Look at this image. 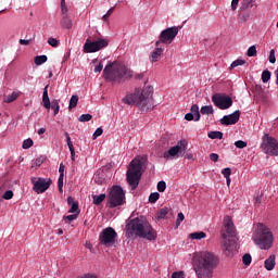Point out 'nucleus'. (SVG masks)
Listing matches in <instances>:
<instances>
[{"label":"nucleus","mask_w":278,"mask_h":278,"mask_svg":"<svg viewBox=\"0 0 278 278\" xmlns=\"http://www.w3.org/2000/svg\"><path fill=\"white\" fill-rule=\"evenodd\" d=\"M134 236L153 241L156 240L157 232H155L151 224H149L144 217H136L126 224V238H134Z\"/></svg>","instance_id":"1"},{"label":"nucleus","mask_w":278,"mask_h":278,"mask_svg":"<svg viewBox=\"0 0 278 278\" xmlns=\"http://www.w3.org/2000/svg\"><path fill=\"white\" fill-rule=\"evenodd\" d=\"M224 227L225 229L222 230L220 236L223 238V252L227 257H233L236 253H238V232L236 231V226L233 225V220L230 216H226L224 218Z\"/></svg>","instance_id":"2"},{"label":"nucleus","mask_w":278,"mask_h":278,"mask_svg":"<svg viewBox=\"0 0 278 278\" xmlns=\"http://www.w3.org/2000/svg\"><path fill=\"white\" fill-rule=\"evenodd\" d=\"M217 266L218 256L212 252H202L195 258L193 270L198 278H212Z\"/></svg>","instance_id":"3"},{"label":"nucleus","mask_w":278,"mask_h":278,"mask_svg":"<svg viewBox=\"0 0 278 278\" xmlns=\"http://www.w3.org/2000/svg\"><path fill=\"white\" fill-rule=\"evenodd\" d=\"M131 77H134V71L118 61H109L103 70V78L111 84H121V81H127Z\"/></svg>","instance_id":"4"},{"label":"nucleus","mask_w":278,"mask_h":278,"mask_svg":"<svg viewBox=\"0 0 278 278\" xmlns=\"http://www.w3.org/2000/svg\"><path fill=\"white\" fill-rule=\"evenodd\" d=\"M144 162H147V156H138L130 162L126 173V180L130 186V190H136L140 186L142 173H144V169H142Z\"/></svg>","instance_id":"5"},{"label":"nucleus","mask_w":278,"mask_h":278,"mask_svg":"<svg viewBox=\"0 0 278 278\" xmlns=\"http://www.w3.org/2000/svg\"><path fill=\"white\" fill-rule=\"evenodd\" d=\"M123 101L127 105H137V108L144 110L153 101V86H148L143 90L136 89L134 93L126 96Z\"/></svg>","instance_id":"6"},{"label":"nucleus","mask_w":278,"mask_h":278,"mask_svg":"<svg viewBox=\"0 0 278 278\" xmlns=\"http://www.w3.org/2000/svg\"><path fill=\"white\" fill-rule=\"evenodd\" d=\"M255 244L260 247V249L267 251L273 247L274 237L273 231L264 224H257L256 233L253 238Z\"/></svg>","instance_id":"7"},{"label":"nucleus","mask_w":278,"mask_h":278,"mask_svg":"<svg viewBox=\"0 0 278 278\" xmlns=\"http://www.w3.org/2000/svg\"><path fill=\"white\" fill-rule=\"evenodd\" d=\"M106 203L111 210L125 205V190H123V187L113 186L106 197Z\"/></svg>","instance_id":"8"},{"label":"nucleus","mask_w":278,"mask_h":278,"mask_svg":"<svg viewBox=\"0 0 278 278\" xmlns=\"http://www.w3.org/2000/svg\"><path fill=\"white\" fill-rule=\"evenodd\" d=\"M118 233L112 227L104 228L99 236V242L102 247H116V239Z\"/></svg>","instance_id":"9"},{"label":"nucleus","mask_w":278,"mask_h":278,"mask_svg":"<svg viewBox=\"0 0 278 278\" xmlns=\"http://www.w3.org/2000/svg\"><path fill=\"white\" fill-rule=\"evenodd\" d=\"M263 142L261 143V148L263 149V153L266 155H278V141L275 137L265 134L262 138Z\"/></svg>","instance_id":"10"},{"label":"nucleus","mask_w":278,"mask_h":278,"mask_svg":"<svg viewBox=\"0 0 278 278\" xmlns=\"http://www.w3.org/2000/svg\"><path fill=\"white\" fill-rule=\"evenodd\" d=\"M180 28L181 27L174 26L162 30L159 40L155 41V47H160L161 42L162 45H173V40L177 38Z\"/></svg>","instance_id":"11"},{"label":"nucleus","mask_w":278,"mask_h":278,"mask_svg":"<svg viewBox=\"0 0 278 278\" xmlns=\"http://www.w3.org/2000/svg\"><path fill=\"white\" fill-rule=\"evenodd\" d=\"M188 151V141L186 139L178 141L177 146L172 147L165 151L163 157L168 160L169 157H184Z\"/></svg>","instance_id":"12"},{"label":"nucleus","mask_w":278,"mask_h":278,"mask_svg":"<svg viewBox=\"0 0 278 278\" xmlns=\"http://www.w3.org/2000/svg\"><path fill=\"white\" fill-rule=\"evenodd\" d=\"M110 45V41L108 39L98 38L97 40H90L87 39L83 51L84 53H97V51H101V49H105Z\"/></svg>","instance_id":"13"},{"label":"nucleus","mask_w":278,"mask_h":278,"mask_svg":"<svg viewBox=\"0 0 278 278\" xmlns=\"http://www.w3.org/2000/svg\"><path fill=\"white\" fill-rule=\"evenodd\" d=\"M212 102L218 110H229L233 105V99L227 93H215L212 96Z\"/></svg>","instance_id":"14"},{"label":"nucleus","mask_w":278,"mask_h":278,"mask_svg":"<svg viewBox=\"0 0 278 278\" xmlns=\"http://www.w3.org/2000/svg\"><path fill=\"white\" fill-rule=\"evenodd\" d=\"M30 181L33 184V190L37 194H42L43 192H47L49 188H51V184H53V180L49 178H42V177H31Z\"/></svg>","instance_id":"15"},{"label":"nucleus","mask_w":278,"mask_h":278,"mask_svg":"<svg viewBox=\"0 0 278 278\" xmlns=\"http://www.w3.org/2000/svg\"><path fill=\"white\" fill-rule=\"evenodd\" d=\"M240 121V110L235 111L229 115H225L222 119H219L220 125H236Z\"/></svg>","instance_id":"16"},{"label":"nucleus","mask_w":278,"mask_h":278,"mask_svg":"<svg viewBox=\"0 0 278 278\" xmlns=\"http://www.w3.org/2000/svg\"><path fill=\"white\" fill-rule=\"evenodd\" d=\"M185 121H201V112H199V104H192L190 113L185 115Z\"/></svg>","instance_id":"17"},{"label":"nucleus","mask_w":278,"mask_h":278,"mask_svg":"<svg viewBox=\"0 0 278 278\" xmlns=\"http://www.w3.org/2000/svg\"><path fill=\"white\" fill-rule=\"evenodd\" d=\"M67 205H71V208L68 211L70 214H78L79 215V203L75 202V199L73 197L67 198Z\"/></svg>","instance_id":"18"},{"label":"nucleus","mask_w":278,"mask_h":278,"mask_svg":"<svg viewBox=\"0 0 278 278\" xmlns=\"http://www.w3.org/2000/svg\"><path fill=\"white\" fill-rule=\"evenodd\" d=\"M162 53H164V49L160 48V46H156L155 50L150 55V62H152V64L155 62H160Z\"/></svg>","instance_id":"19"},{"label":"nucleus","mask_w":278,"mask_h":278,"mask_svg":"<svg viewBox=\"0 0 278 278\" xmlns=\"http://www.w3.org/2000/svg\"><path fill=\"white\" fill-rule=\"evenodd\" d=\"M60 25L63 29H73V20L68 15H63Z\"/></svg>","instance_id":"20"},{"label":"nucleus","mask_w":278,"mask_h":278,"mask_svg":"<svg viewBox=\"0 0 278 278\" xmlns=\"http://www.w3.org/2000/svg\"><path fill=\"white\" fill-rule=\"evenodd\" d=\"M266 270H273L275 268V254H271L267 260H265Z\"/></svg>","instance_id":"21"},{"label":"nucleus","mask_w":278,"mask_h":278,"mask_svg":"<svg viewBox=\"0 0 278 278\" xmlns=\"http://www.w3.org/2000/svg\"><path fill=\"white\" fill-rule=\"evenodd\" d=\"M106 199L105 193H101L99 195H92L93 205H101Z\"/></svg>","instance_id":"22"},{"label":"nucleus","mask_w":278,"mask_h":278,"mask_svg":"<svg viewBox=\"0 0 278 278\" xmlns=\"http://www.w3.org/2000/svg\"><path fill=\"white\" fill-rule=\"evenodd\" d=\"M168 212H169V210L167 206L160 208L156 213L157 220H162L163 218H166V216L168 215Z\"/></svg>","instance_id":"23"},{"label":"nucleus","mask_w":278,"mask_h":278,"mask_svg":"<svg viewBox=\"0 0 278 278\" xmlns=\"http://www.w3.org/2000/svg\"><path fill=\"white\" fill-rule=\"evenodd\" d=\"M20 93L16 91H13L11 94L4 97V103H14L16 99H18Z\"/></svg>","instance_id":"24"},{"label":"nucleus","mask_w":278,"mask_h":278,"mask_svg":"<svg viewBox=\"0 0 278 278\" xmlns=\"http://www.w3.org/2000/svg\"><path fill=\"white\" fill-rule=\"evenodd\" d=\"M207 137L211 138V140H223V131H210Z\"/></svg>","instance_id":"25"},{"label":"nucleus","mask_w":278,"mask_h":278,"mask_svg":"<svg viewBox=\"0 0 278 278\" xmlns=\"http://www.w3.org/2000/svg\"><path fill=\"white\" fill-rule=\"evenodd\" d=\"M48 58L47 55H37L34 59V62L36 64V66H42V64H45L47 62Z\"/></svg>","instance_id":"26"},{"label":"nucleus","mask_w":278,"mask_h":278,"mask_svg":"<svg viewBox=\"0 0 278 278\" xmlns=\"http://www.w3.org/2000/svg\"><path fill=\"white\" fill-rule=\"evenodd\" d=\"M206 233L203 231H199V232H192L190 233V239L191 240H203V238H206Z\"/></svg>","instance_id":"27"},{"label":"nucleus","mask_w":278,"mask_h":278,"mask_svg":"<svg viewBox=\"0 0 278 278\" xmlns=\"http://www.w3.org/2000/svg\"><path fill=\"white\" fill-rule=\"evenodd\" d=\"M200 114H203V115L214 114V106H212V105L202 106L201 110H200Z\"/></svg>","instance_id":"28"},{"label":"nucleus","mask_w":278,"mask_h":278,"mask_svg":"<svg viewBox=\"0 0 278 278\" xmlns=\"http://www.w3.org/2000/svg\"><path fill=\"white\" fill-rule=\"evenodd\" d=\"M270 77H271L270 71L268 70L263 71L262 77H261L263 84H268V81H270Z\"/></svg>","instance_id":"29"},{"label":"nucleus","mask_w":278,"mask_h":278,"mask_svg":"<svg viewBox=\"0 0 278 278\" xmlns=\"http://www.w3.org/2000/svg\"><path fill=\"white\" fill-rule=\"evenodd\" d=\"M244 64H247V61L242 60V59H237L236 61H233L230 64V71H233V68H236L237 66H244Z\"/></svg>","instance_id":"30"},{"label":"nucleus","mask_w":278,"mask_h":278,"mask_svg":"<svg viewBox=\"0 0 278 278\" xmlns=\"http://www.w3.org/2000/svg\"><path fill=\"white\" fill-rule=\"evenodd\" d=\"M77 103H79V97L78 96H72L70 100L68 110H73V108H77Z\"/></svg>","instance_id":"31"},{"label":"nucleus","mask_w":278,"mask_h":278,"mask_svg":"<svg viewBox=\"0 0 278 278\" xmlns=\"http://www.w3.org/2000/svg\"><path fill=\"white\" fill-rule=\"evenodd\" d=\"M51 110L54 112V116L60 113V102L58 100H53L50 104Z\"/></svg>","instance_id":"32"},{"label":"nucleus","mask_w":278,"mask_h":278,"mask_svg":"<svg viewBox=\"0 0 278 278\" xmlns=\"http://www.w3.org/2000/svg\"><path fill=\"white\" fill-rule=\"evenodd\" d=\"M78 121H79V123H88V122L92 121V114H89V113L83 114L78 117Z\"/></svg>","instance_id":"33"},{"label":"nucleus","mask_w":278,"mask_h":278,"mask_svg":"<svg viewBox=\"0 0 278 278\" xmlns=\"http://www.w3.org/2000/svg\"><path fill=\"white\" fill-rule=\"evenodd\" d=\"M251 262H253V257H251V254L247 253L242 256V263L244 266H251Z\"/></svg>","instance_id":"34"},{"label":"nucleus","mask_w":278,"mask_h":278,"mask_svg":"<svg viewBox=\"0 0 278 278\" xmlns=\"http://www.w3.org/2000/svg\"><path fill=\"white\" fill-rule=\"evenodd\" d=\"M247 55L248 58H255V55H257V48L255 46H251L248 49Z\"/></svg>","instance_id":"35"},{"label":"nucleus","mask_w":278,"mask_h":278,"mask_svg":"<svg viewBox=\"0 0 278 278\" xmlns=\"http://www.w3.org/2000/svg\"><path fill=\"white\" fill-rule=\"evenodd\" d=\"M31 147H34V140L31 138L23 141L22 149H31Z\"/></svg>","instance_id":"36"},{"label":"nucleus","mask_w":278,"mask_h":278,"mask_svg":"<svg viewBox=\"0 0 278 278\" xmlns=\"http://www.w3.org/2000/svg\"><path fill=\"white\" fill-rule=\"evenodd\" d=\"M79 215L77 213H74L73 215H65L63 217V219L66 222V223H73V220H77V217Z\"/></svg>","instance_id":"37"},{"label":"nucleus","mask_w":278,"mask_h":278,"mask_svg":"<svg viewBox=\"0 0 278 278\" xmlns=\"http://www.w3.org/2000/svg\"><path fill=\"white\" fill-rule=\"evenodd\" d=\"M159 199H160V193L159 192H153L149 197V202L150 203H157Z\"/></svg>","instance_id":"38"},{"label":"nucleus","mask_w":278,"mask_h":278,"mask_svg":"<svg viewBox=\"0 0 278 278\" xmlns=\"http://www.w3.org/2000/svg\"><path fill=\"white\" fill-rule=\"evenodd\" d=\"M58 188H59V192H64V176H59L58 179Z\"/></svg>","instance_id":"39"},{"label":"nucleus","mask_w":278,"mask_h":278,"mask_svg":"<svg viewBox=\"0 0 278 278\" xmlns=\"http://www.w3.org/2000/svg\"><path fill=\"white\" fill-rule=\"evenodd\" d=\"M14 197V191L13 190H8L3 193L2 199L5 201H10Z\"/></svg>","instance_id":"40"},{"label":"nucleus","mask_w":278,"mask_h":278,"mask_svg":"<svg viewBox=\"0 0 278 278\" xmlns=\"http://www.w3.org/2000/svg\"><path fill=\"white\" fill-rule=\"evenodd\" d=\"M156 188L159 192H164L166 190V181H159Z\"/></svg>","instance_id":"41"},{"label":"nucleus","mask_w":278,"mask_h":278,"mask_svg":"<svg viewBox=\"0 0 278 278\" xmlns=\"http://www.w3.org/2000/svg\"><path fill=\"white\" fill-rule=\"evenodd\" d=\"M186 216H184V213H178L177 219H176V226L175 228L177 229L181 223H184V219Z\"/></svg>","instance_id":"42"},{"label":"nucleus","mask_w":278,"mask_h":278,"mask_svg":"<svg viewBox=\"0 0 278 278\" xmlns=\"http://www.w3.org/2000/svg\"><path fill=\"white\" fill-rule=\"evenodd\" d=\"M112 14H114V7H112L111 9H109V11L106 12V14H104L102 16V21L108 22V20L110 18V16H112Z\"/></svg>","instance_id":"43"},{"label":"nucleus","mask_w":278,"mask_h":278,"mask_svg":"<svg viewBox=\"0 0 278 278\" xmlns=\"http://www.w3.org/2000/svg\"><path fill=\"white\" fill-rule=\"evenodd\" d=\"M48 45H50V47H54L55 48V47H59L60 41L58 39L53 38V37H50L48 39Z\"/></svg>","instance_id":"44"},{"label":"nucleus","mask_w":278,"mask_h":278,"mask_svg":"<svg viewBox=\"0 0 278 278\" xmlns=\"http://www.w3.org/2000/svg\"><path fill=\"white\" fill-rule=\"evenodd\" d=\"M241 8H242V10H249V8H253V1L244 0Z\"/></svg>","instance_id":"45"},{"label":"nucleus","mask_w":278,"mask_h":278,"mask_svg":"<svg viewBox=\"0 0 278 278\" xmlns=\"http://www.w3.org/2000/svg\"><path fill=\"white\" fill-rule=\"evenodd\" d=\"M254 92H255V94H258V97H262V94H264V88H262L261 85H255Z\"/></svg>","instance_id":"46"},{"label":"nucleus","mask_w":278,"mask_h":278,"mask_svg":"<svg viewBox=\"0 0 278 278\" xmlns=\"http://www.w3.org/2000/svg\"><path fill=\"white\" fill-rule=\"evenodd\" d=\"M34 38H36V35H34L31 38L29 39H20V45H23L25 47L29 46L31 40H34Z\"/></svg>","instance_id":"47"},{"label":"nucleus","mask_w":278,"mask_h":278,"mask_svg":"<svg viewBox=\"0 0 278 278\" xmlns=\"http://www.w3.org/2000/svg\"><path fill=\"white\" fill-rule=\"evenodd\" d=\"M235 147L237 149H244V148H247V141L238 140L235 142Z\"/></svg>","instance_id":"48"},{"label":"nucleus","mask_w":278,"mask_h":278,"mask_svg":"<svg viewBox=\"0 0 278 278\" xmlns=\"http://www.w3.org/2000/svg\"><path fill=\"white\" fill-rule=\"evenodd\" d=\"M43 108L51 110V100L49 98H42Z\"/></svg>","instance_id":"49"},{"label":"nucleus","mask_w":278,"mask_h":278,"mask_svg":"<svg viewBox=\"0 0 278 278\" xmlns=\"http://www.w3.org/2000/svg\"><path fill=\"white\" fill-rule=\"evenodd\" d=\"M269 62L270 64H275V62H277V58L275 56V50L271 49L269 52Z\"/></svg>","instance_id":"50"},{"label":"nucleus","mask_w":278,"mask_h":278,"mask_svg":"<svg viewBox=\"0 0 278 278\" xmlns=\"http://www.w3.org/2000/svg\"><path fill=\"white\" fill-rule=\"evenodd\" d=\"M103 135V128L99 127L96 129V131L93 132V140H97V138H99V136Z\"/></svg>","instance_id":"51"},{"label":"nucleus","mask_w":278,"mask_h":278,"mask_svg":"<svg viewBox=\"0 0 278 278\" xmlns=\"http://www.w3.org/2000/svg\"><path fill=\"white\" fill-rule=\"evenodd\" d=\"M45 160H47L46 156H39L38 159H36L35 161L36 166H42V164H45Z\"/></svg>","instance_id":"52"},{"label":"nucleus","mask_w":278,"mask_h":278,"mask_svg":"<svg viewBox=\"0 0 278 278\" xmlns=\"http://www.w3.org/2000/svg\"><path fill=\"white\" fill-rule=\"evenodd\" d=\"M65 138L67 140L68 149H75V147L73 146V141H71V135H68V132H65Z\"/></svg>","instance_id":"53"},{"label":"nucleus","mask_w":278,"mask_h":278,"mask_svg":"<svg viewBox=\"0 0 278 278\" xmlns=\"http://www.w3.org/2000/svg\"><path fill=\"white\" fill-rule=\"evenodd\" d=\"M222 175H224L225 178L231 177V169L229 167L224 168Z\"/></svg>","instance_id":"54"},{"label":"nucleus","mask_w":278,"mask_h":278,"mask_svg":"<svg viewBox=\"0 0 278 278\" xmlns=\"http://www.w3.org/2000/svg\"><path fill=\"white\" fill-rule=\"evenodd\" d=\"M172 278H185L184 271H174Z\"/></svg>","instance_id":"55"},{"label":"nucleus","mask_w":278,"mask_h":278,"mask_svg":"<svg viewBox=\"0 0 278 278\" xmlns=\"http://www.w3.org/2000/svg\"><path fill=\"white\" fill-rule=\"evenodd\" d=\"M238 3H240V0H232L231 1V10H232V12H236V10H238Z\"/></svg>","instance_id":"56"},{"label":"nucleus","mask_w":278,"mask_h":278,"mask_svg":"<svg viewBox=\"0 0 278 278\" xmlns=\"http://www.w3.org/2000/svg\"><path fill=\"white\" fill-rule=\"evenodd\" d=\"M65 168H66V165H64V163H61L59 167L60 177H64Z\"/></svg>","instance_id":"57"},{"label":"nucleus","mask_w":278,"mask_h":278,"mask_svg":"<svg viewBox=\"0 0 278 278\" xmlns=\"http://www.w3.org/2000/svg\"><path fill=\"white\" fill-rule=\"evenodd\" d=\"M49 98V85L43 88L42 99Z\"/></svg>","instance_id":"58"},{"label":"nucleus","mask_w":278,"mask_h":278,"mask_svg":"<svg viewBox=\"0 0 278 278\" xmlns=\"http://www.w3.org/2000/svg\"><path fill=\"white\" fill-rule=\"evenodd\" d=\"M211 162H218V154L217 153H211L210 154Z\"/></svg>","instance_id":"59"},{"label":"nucleus","mask_w":278,"mask_h":278,"mask_svg":"<svg viewBox=\"0 0 278 278\" xmlns=\"http://www.w3.org/2000/svg\"><path fill=\"white\" fill-rule=\"evenodd\" d=\"M101 71H103V63H99L94 67V73H101Z\"/></svg>","instance_id":"60"},{"label":"nucleus","mask_w":278,"mask_h":278,"mask_svg":"<svg viewBox=\"0 0 278 278\" xmlns=\"http://www.w3.org/2000/svg\"><path fill=\"white\" fill-rule=\"evenodd\" d=\"M86 249H89L90 253H94V248H92V244L90 242L85 243Z\"/></svg>","instance_id":"61"},{"label":"nucleus","mask_w":278,"mask_h":278,"mask_svg":"<svg viewBox=\"0 0 278 278\" xmlns=\"http://www.w3.org/2000/svg\"><path fill=\"white\" fill-rule=\"evenodd\" d=\"M70 153L72 162H75V148H70Z\"/></svg>","instance_id":"62"},{"label":"nucleus","mask_w":278,"mask_h":278,"mask_svg":"<svg viewBox=\"0 0 278 278\" xmlns=\"http://www.w3.org/2000/svg\"><path fill=\"white\" fill-rule=\"evenodd\" d=\"M61 12L63 16H68V9L66 7H61Z\"/></svg>","instance_id":"63"},{"label":"nucleus","mask_w":278,"mask_h":278,"mask_svg":"<svg viewBox=\"0 0 278 278\" xmlns=\"http://www.w3.org/2000/svg\"><path fill=\"white\" fill-rule=\"evenodd\" d=\"M144 78V73L136 74L135 79H143Z\"/></svg>","instance_id":"64"}]
</instances>
